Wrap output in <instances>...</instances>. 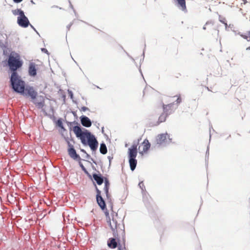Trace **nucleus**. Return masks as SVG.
<instances>
[{
    "instance_id": "1",
    "label": "nucleus",
    "mask_w": 250,
    "mask_h": 250,
    "mask_svg": "<svg viewBox=\"0 0 250 250\" xmlns=\"http://www.w3.org/2000/svg\"><path fill=\"white\" fill-rule=\"evenodd\" d=\"M73 132L76 136L79 138L83 145H88L92 151H95L98 146V142L95 136L88 130L83 128L80 125L73 127Z\"/></svg>"
},
{
    "instance_id": "2",
    "label": "nucleus",
    "mask_w": 250,
    "mask_h": 250,
    "mask_svg": "<svg viewBox=\"0 0 250 250\" xmlns=\"http://www.w3.org/2000/svg\"><path fill=\"white\" fill-rule=\"evenodd\" d=\"M10 82L14 91L21 94H24L25 83L24 81L21 80L18 73H11Z\"/></svg>"
},
{
    "instance_id": "3",
    "label": "nucleus",
    "mask_w": 250,
    "mask_h": 250,
    "mask_svg": "<svg viewBox=\"0 0 250 250\" xmlns=\"http://www.w3.org/2000/svg\"><path fill=\"white\" fill-rule=\"evenodd\" d=\"M7 63L12 73H17V69L21 67L22 65L20 56L14 52H12L9 55Z\"/></svg>"
},
{
    "instance_id": "4",
    "label": "nucleus",
    "mask_w": 250,
    "mask_h": 250,
    "mask_svg": "<svg viewBox=\"0 0 250 250\" xmlns=\"http://www.w3.org/2000/svg\"><path fill=\"white\" fill-rule=\"evenodd\" d=\"M171 138L167 133L159 134L157 136L155 142L152 144V148L165 146L171 142Z\"/></svg>"
},
{
    "instance_id": "5",
    "label": "nucleus",
    "mask_w": 250,
    "mask_h": 250,
    "mask_svg": "<svg viewBox=\"0 0 250 250\" xmlns=\"http://www.w3.org/2000/svg\"><path fill=\"white\" fill-rule=\"evenodd\" d=\"M137 145L133 144L131 147L128 148V162L130 169L134 171L136 168L137 161L136 159L137 155Z\"/></svg>"
},
{
    "instance_id": "6",
    "label": "nucleus",
    "mask_w": 250,
    "mask_h": 250,
    "mask_svg": "<svg viewBox=\"0 0 250 250\" xmlns=\"http://www.w3.org/2000/svg\"><path fill=\"white\" fill-rule=\"evenodd\" d=\"M96 190L97 192L96 194V200L97 204L100 207L102 210H104L106 208V204L104 200L101 196V191L100 190L97 186L95 185Z\"/></svg>"
},
{
    "instance_id": "7",
    "label": "nucleus",
    "mask_w": 250,
    "mask_h": 250,
    "mask_svg": "<svg viewBox=\"0 0 250 250\" xmlns=\"http://www.w3.org/2000/svg\"><path fill=\"white\" fill-rule=\"evenodd\" d=\"M17 23L18 25L23 28L27 27L30 22L27 17L25 16L24 13L17 18Z\"/></svg>"
},
{
    "instance_id": "8",
    "label": "nucleus",
    "mask_w": 250,
    "mask_h": 250,
    "mask_svg": "<svg viewBox=\"0 0 250 250\" xmlns=\"http://www.w3.org/2000/svg\"><path fill=\"white\" fill-rule=\"evenodd\" d=\"M38 93L36 91L33 86L27 85L25 86L24 94L23 95L28 96L33 100L36 98Z\"/></svg>"
},
{
    "instance_id": "9",
    "label": "nucleus",
    "mask_w": 250,
    "mask_h": 250,
    "mask_svg": "<svg viewBox=\"0 0 250 250\" xmlns=\"http://www.w3.org/2000/svg\"><path fill=\"white\" fill-rule=\"evenodd\" d=\"M80 121L83 126L86 127H89L91 126L92 122L90 119L84 115L80 117Z\"/></svg>"
},
{
    "instance_id": "10",
    "label": "nucleus",
    "mask_w": 250,
    "mask_h": 250,
    "mask_svg": "<svg viewBox=\"0 0 250 250\" xmlns=\"http://www.w3.org/2000/svg\"><path fill=\"white\" fill-rule=\"evenodd\" d=\"M67 151L69 156L74 160H81L80 155L77 153L75 148H70V149H68Z\"/></svg>"
},
{
    "instance_id": "11",
    "label": "nucleus",
    "mask_w": 250,
    "mask_h": 250,
    "mask_svg": "<svg viewBox=\"0 0 250 250\" xmlns=\"http://www.w3.org/2000/svg\"><path fill=\"white\" fill-rule=\"evenodd\" d=\"M28 74L31 77H35L37 75L36 64L34 62H30L29 65Z\"/></svg>"
},
{
    "instance_id": "12",
    "label": "nucleus",
    "mask_w": 250,
    "mask_h": 250,
    "mask_svg": "<svg viewBox=\"0 0 250 250\" xmlns=\"http://www.w3.org/2000/svg\"><path fill=\"white\" fill-rule=\"evenodd\" d=\"M118 225H119V224H118L117 221L114 218H112L111 221H109V226L113 231L114 236H116L117 235L116 232H115V229H117Z\"/></svg>"
},
{
    "instance_id": "13",
    "label": "nucleus",
    "mask_w": 250,
    "mask_h": 250,
    "mask_svg": "<svg viewBox=\"0 0 250 250\" xmlns=\"http://www.w3.org/2000/svg\"><path fill=\"white\" fill-rule=\"evenodd\" d=\"M93 178L99 185H101L104 183V177L100 174L93 173Z\"/></svg>"
},
{
    "instance_id": "14",
    "label": "nucleus",
    "mask_w": 250,
    "mask_h": 250,
    "mask_svg": "<svg viewBox=\"0 0 250 250\" xmlns=\"http://www.w3.org/2000/svg\"><path fill=\"white\" fill-rule=\"evenodd\" d=\"M174 103H171L168 104H163V107L164 113H165L167 115L170 114L173 110L171 109V107L174 105Z\"/></svg>"
},
{
    "instance_id": "15",
    "label": "nucleus",
    "mask_w": 250,
    "mask_h": 250,
    "mask_svg": "<svg viewBox=\"0 0 250 250\" xmlns=\"http://www.w3.org/2000/svg\"><path fill=\"white\" fill-rule=\"evenodd\" d=\"M107 246L111 249H115L118 246L117 242L114 238H110L107 241Z\"/></svg>"
},
{
    "instance_id": "16",
    "label": "nucleus",
    "mask_w": 250,
    "mask_h": 250,
    "mask_svg": "<svg viewBox=\"0 0 250 250\" xmlns=\"http://www.w3.org/2000/svg\"><path fill=\"white\" fill-rule=\"evenodd\" d=\"M110 183L108 180L107 178H105L104 180V191L106 194V196L107 198L109 197V188Z\"/></svg>"
},
{
    "instance_id": "17",
    "label": "nucleus",
    "mask_w": 250,
    "mask_h": 250,
    "mask_svg": "<svg viewBox=\"0 0 250 250\" xmlns=\"http://www.w3.org/2000/svg\"><path fill=\"white\" fill-rule=\"evenodd\" d=\"M143 151L140 152V153H142V154L143 152H145L147 151L149 149L151 145H150V143L149 142V141L147 139H145L143 143Z\"/></svg>"
},
{
    "instance_id": "18",
    "label": "nucleus",
    "mask_w": 250,
    "mask_h": 250,
    "mask_svg": "<svg viewBox=\"0 0 250 250\" xmlns=\"http://www.w3.org/2000/svg\"><path fill=\"white\" fill-rule=\"evenodd\" d=\"M178 5L181 7V9L183 11L186 10V1L185 0H176Z\"/></svg>"
},
{
    "instance_id": "19",
    "label": "nucleus",
    "mask_w": 250,
    "mask_h": 250,
    "mask_svg": "<svg viewBox=\"0 0 250 250\" xmlns=\"http://www.w3.org/2000/svg\"><path fill=\"white\" fill-rule=\"evenodd\" d=\"M100 152L102 154H105L107 153V147L104 143L100 144Z\"/></svg>"
},
{
    "instance_id": "20",
    "label": "nucleus",
    "mask_w": 250,
    "mask_h": 250,
    "mask_svg": "<svg viewBox=\"0 0 250 250\" xmlns=\"http://www.w3.org/2000/svg\"><path fill=\"white\" fill-rule=\"evenodd\" d=\"M12 13L14 15H19V16H20L24 13V12L21 9H17L12 10Z\"/></svg>"
},
{
    "instance_id": "21",
    "label": "nucleus",
    "mask_w": 250,
    "mask_h": 250,
    "mask_svg": "<svg viewBox=\"0 0 250 250\" xmlns=\"http://www.w3.org/2000/svg\"><path fill=\"white\" fill-rule=\"evenodd\" d=\"M167 115H167L165 113L161 114L159 118L158 123H160L165 122Z\"/></svg>"
},
{
    "instance_id": "22",
    "label": "nucleus",
    "mask_w": 250,
    "mask_h": 250,
    "mask_svg": "<svg viewBox=\"0 0 250 250\" xmlns=\"http://www.w3.org/2000/svg\"><path fill=\"white\" fill-rule=\"evenodd\" d=\"M56 125L60 127L61 129H63V130H65V128H64L62 124V122L61 118L59 119L57 122Z\"/></svg>"
},
{
    "instance_id": "23",
    "label": "nucleus",
    "mask_w": 250,
    "mask_h": 250,
    "mask_svg": "<svg viewBox=\"0 0 250 250\" xmlns=\"http://www.w3.org/2000/svg\"><path fill=\"white\" fill-rule=\"evenodd\" d=\"M138 186L139 187H140V188L142 189V193L144 194V192L146 190V189H145V187L144 186V184L143 183V182L142 181V182H140L139 184H138Z\"/></svg>"
},
{
    "instance_id": "24",
    "label": "nucleus",
    "mask_w": 250,
    "mask_h": 250,
    "mask_svg": "<svg viewBox=\"0 0 250 250\" xmlns=\"http://www.w3.org/2000/svg\"><path fill=\"white\" fill-rule=\"evenodd\" d=\"M238 34H239L243 39L246 40L248 42H250V41H249V36H248L247 35H244V34H242L240 32H239L238 33Z\"/></svg>"
},
{
    "instance_id": "25",
    "label": "nucleus",
    "mask_w": 250,
    "mask_h": 250,
    "mask_svg": "<svg viewBox=\"0 0 250 250\" xmlns=\"http://www.w3.org/2000/svg\"><path fill=\"white\" fill-rule=\"evenodd\" d=\"M35 104H37L39 108H42L44 105V102L42 101L40 102L35 103Z\"/></svg>"
},
{
    "instance_id": "26",
    "label": "nucleus",
    "mask_w": 250,
    "mask_h": 250,
    "mask_svg": "<svg viewBox=\"0 0 250 250\" xmlns=\"http://www.w3.org/2000/svg\"><path fill=\"white\" fill-rule=\"evenodd\" d=\"M83 157L85 158V159H90L91 160V161H92L93 162V163H94L95 164H96V162L94 161V160H93V159L91 158L90 157V156L87 153H85V155L83 156Z\"/></svg>"
},
{
    "instance_id": "27",
    "label": "nucleus",
    "mask_w": 250,
    "mask_h": 250,
    "mask_svg": "<svg viewBox=\"0 0 250 250\" xmlns=\"http://www.w3.org/2000/svg\"><path fill=\"white\" fill-rule=\"evenodd\" d=\"M68 95H69V96L70 97V98L71 99H73V93L72 91L70 90H68Z\"/></svg>"
},
{
    "instance_id": "28",
    "label": "nucleus",
    "mask_w": 250,
    "mask_h": 250,
    "mask_svg": "<svg viewBox=\"0 0 250 250\" xmlns=\"http://www.w3.org/2000/svg\"><path fill=\"white\" fill-rule=\"evenodd\" d=\"M219 21L221 22H222V23H223L224 24L226 22V19H225V18H222V17H221L220 16H219Z\"/></svg>"
},
{
    "instance_id": "29",
    "label": "nucleus",
    "mask_w": 250,
    "mask_h": 250,
    "mask_svg": "<svg viewBox=\"0 0 250 250\" xmlns=\"http://www.w3.org/2000/svg\"><path fill=\"white\" fill-rule=\"evenodd\" d=\"M176 102L177 104H180V103H181V102H182V99H181V97H180V96H179L178 97V98H177V99L176 100Z\"/></svg>"
},
{
    "instance_id": "30",
    "label": "nucleus",
    "mask_w": 250,
    "mask_h": 250,
    "mask_svg": "<svg viewBox=\"0 0 250 250\" xmlns=\"http://www.w3.org/2000/svg\"><path fill=\"white\" fill-rule=\"evenodd\" d=\"M89 110V108L86 106H83L81 108V110L83 111V112H85L87 110Z\"/></svg>"
},
{
    "instance_id": "31",
    "label": "nucleus",
    "mask_w": 250,
    "mask_h": 250,
    "mask_svg": "<svg viewBox=\"0 0 250 250\" xmlns=\"http://www.w3.org/2000/svg\"><path fill=\"white\" fill-rule=\"evenodd\" d=\"M68 149H70V148H74V147L73 145H72L70 142H68Z\"/></svg>"
},
{
    "instance_id": "32",
    "label": "nucleus",
    "mask_w": 250,
    "mask_h": 250,
    "mask_svg": "<svg viewBox=\"0 0 250 250\" xmlns=\"http://www.w3.org/2000/svg\"><path fill=\"white\" fill-rule=\"evenodd\" d=\"M82 169L83 170V172L85 174L89 175V173H88V171H87L86 169L85 168V167H83Z\"/></svg>"
},
{
    "instance_id": "33",
    "label": "nucleus",
    "mask_w": 250,
    "mask_h": 250,
    "mask_svg": "<svg viewBox=\"0 0 250 250\" xmlns=\"http://www.w3.org/2000/svg\"><path fill=\"white\" fill-rule=\"evenodd\" d=\"M107 158H108V159L109 160V165H110V164H111V160L113 159V157L110 156H108L107 157Z\"/></svg>"
},
{
    "instance_id": "34",
    "label": "nucleus",
    "mask_w": 250,
    "mask_h": 250,
    "mask_svg": "<svg viewBox=\"0 0 250 250\" xmlns=\"http://www.w3.org/2000/svg\"><path fill=\"white\" fill-rule=\"evenodd\" d=\"M79 161V166L80 167H81V168L82 169L83 167H84V166L83 165V164L81 163V161Z\"/></svg>"
},
{
    "instance_id": "35",
    "label": "nucleus",
    "mask_w": 250,
    "mask_h": 250,
    "mask_svg": "<svg viewBox=\"0 0 250 250\" xmlns=\"http://www.w3.org/2000/svg\"><path fill=\"white\" fill-rule=\"evenodd\" d=\"M30 25V26L34 29V30L37 33V34L40 36V34L38 32V31L36 30V29L31 25V24H29Z\"/></svg>"
},
{
    "instance_id": "36",
    "label": "nucleus",
    "mask_w": 250,
    "mask_h": 250,
    "mask_svg": "<svg viewBox=\"0 0 250 250\" xmlns=\"http://www.w3.org/2000/svg\"><path fill=\"white\" fill-rule=\"evenodd\" d=\"M13 0L15 3H18L21 2L23 0Z\"/></svg>"
},
{
    "instance_id": "37",
    "label": "nucleus",
    "mask_w": 250,
    "mask_h": 250,
    "mask_svg": "<svg viewBox=\"0 0 250 250\" xmlns=\"http://www.w3.org/2000/svg\"><path fill=\"white\" fill-rule=\"evenodd\" d=\"M42 51L45 53H48V51L46 48H42Z\"/></svg>"
},
{
    "instance_id": "38",
    "label": "nucleus",
    "mask_w": 250,
    "mask_h": 250,
    "mask_svg": "<svg viewBox=\"0 0 250 250\" xmlns=\"http://www.w3.org/2000/svg\"><path fill=\"white\" fill-rule=\"evenodd\" d=\"M72 25V23H70V24H69L68 25H67V28L68 29V30H69L70 27L71 26V25Z\"/></svg>"
},
{
    "instance_id": "39",
    "label": "nucleus",
    "mask_w": 250,
    "mask_h": 250,
    "mask_svg": "<svg viewBox=\"0 0 250 250\" xmlns=\"http://www.w3.org/2000/svg\"><path fill=\"white\" fill-rule=\"evenodd\" d=\"M64 139H65V141L66 142L67 144H68V142H70L69 141V139H68V137H67V138H65Z\"/></svg>"
},
{
    "instance_id": "40",
    "label": "nucleus",
    "mask_w": 250,
    "mask_h": 250,
    "mask_svg": "<svg viewBox=\"0 0 250 250\" xmlns=\"http://www.w3.org/2000/svg\"><path fill=\"white\" fill-rule=\"evenodd\" d=\"M225 29L226 30H227V28H228V24H227V23L226 22L225 23Z\"/></svg>"
},
{
    "instance_id": "41",
    "label": "nucleus",
    "mask_w": 250,
    "mask_h": 250,
    "mask_svg": "<svg viewBox=\"0 0 250 250\" xmlns=\"http://www.w3.org/2000/svg\"><path fill=\"white\" fill-rule=\"evenodd\" d=\"M127 54L133 62H135L134 59L132 57L130 56L128 54Z\"/></svg>"
},
{
    "instance_id": "42",
    "label": "nucleus",
    "mask_w": 250,
    "mask_h": 250,
    "mask_svg": "<svg viewBox=\"0 0 250 250\" xmlns=\"http://www.w3.org/2000/svg\"><path fill=\"white\" fill-rule=\"evenodd\" d=\"M208 151H209V150H208V148H207V152H206V155H207V154H208V153H209V152H208Z\"/></svg>"
},
{
    "instance_id": "43",
    "label": "nucleus",
    "mask_w": 250,
    "mask_h": 250,
    "mask_svg": "<svg viewBox=\"0 0 250 250\" xmlns=\"http://www.w3.org/2000/svg\"><path fill=\"white\" fill-rule=\"evenodd\" d=\"M81 151H82L83 152L84 154H85V153H86V151H85L84 149H81Z\"/></svg>"
},
{
    "instance_id": "44",
    "label": "nucleus",
    "mask_w": 250,
    "mask_h": 250,
    "mask_svg": "<svg viewBox=\"0 0 250 250\" xmlns=\"http://www.w3.org/2000/svg\"><path fill=\"white\" fill-rule=\"evenodd\" d=\"M69 3H70V7L72 8V9H73V5L71 4V2L69 1Z\"/></svg>"
},
{
    "instance_id": "45",
    "label": "nucleus",
    "mask_w": 250,
    "mask_h": 250,
    "mask_svg": "<svg viewBox=\"0 0 250 250\" xmlns=\"http://www.w3.org/2000/svg\"><path fill=\"white\" fill-rule=\"evenodd\" d=\"M249 35V41H250V30L248 32Z\"/></svg>"
},
{
    "instance_id": "46",
    "label": "nucleus",
    "mask_w": 250,
    "mask_h": 250,
    "mask_svg": "<svg viewBox=\"0 0 250 250\" xmlns=\"http://www.w3.org/2000/svg\"><path fill=\"white\" fill-rule=\"evenodd\" d=\"M246 50H250V46L246 48Z\"/></svg>"
},
{
    "instance_id": "47",
    "label": "nucleus",
    "mask_w": 250,
    "mask_h": 250,
    "mask_svg": "<svg viewBox=\"0 0 250 250\" xmlns=\"http://www.w3.org/2000/svg\"><path fill=\"white\" fill-rule=\"evenodd\" d=\"M104 127H103L102 128V133H103V132H104Z\"/></svg>"
},
{
    "instance_id": "48",
    "label": "nucleus",
    "mask_w": 250,
    "mask_h": 250,
    "mask_svg": "<svg viewBox=\"0 0 250 250\" xmlns=\"http://www.w3.org/2000/svg\"><path fill=\"white\" fill-rule=\"evenodd\" d=\"M118 250H122V249H121V246H120L118 247Z\"/></svg>"
},
{
    "instance_id": "49",
    "label": "nucleus",
    "mask_w": 250,
    "mask_h": 250,
    "mask_svg": "<svg viewBox=\"0 0 250 250\" xmlns=\"http://www.w3.org/2000/svg\"><path fill=\"white\" fill-rule=\"evenodd\" d=\"M203 29L204 30H206V26H204L203 27Z\"/></svg>"
},
{
    "instance_id": "50",
    "label": "nucleus",
    "mask_w": 250,
    "mask_h": 250,
    "mask_svg": "<svg viewBox=\"0 0 250 250\" xmlns=\"http://www.w3.org/2000/svg\"><path fill=\"white\" fill-rule=\"evenodd\" d=\"M75 122H70V123H69V124H75Z\"/></svg>"
},
{
    "instance_id": "51",
    "label": "nucleus",
    "mask_w": 250,
    "mask_h": 250,
    "mask_svg": "<svg viewBox=\"0 0 250 250\" xmlns=\"http://www.w3.org/2000/svg\"><path fill=\"white\" fill-rule=\"evenodd\" d=\"M143 57H144V56H145V52H144V51L143 52Z\"/></svg>"
},
{
    "instance_id": "52",
    "label": "nucleus",
    "mask_w": 250,
    "mask_h": 250,
    "mask_svg": "<svg viewBox=\"0 0 250 250\" xmlns=\"http://www.w3.org/2000/svg\"><path fill=\"white\" fill-rule=\"evenodd\" d=\"M31 2H32L33 3H34V1H33L32 0H31Z\"/></svg>"
},
{
    "instance_id": "53",
    "label": "nucleus",
    "mask_w": 250,
    "mask_h": 250,
    "mask_svg": "<svg viewBox=\"0 0 250 250\" xmlns=\"http://www.w3.org/2000/svg\"><path fill=\"white\" fill-rule=\"evenodd\" d=\"M178 107V105L176 106V107H175V109L177 108V107Z\"/></svg>"
},
{
    "instance_id": "54",
    "label": "nucleus",
    "mask_w": 250,
    "mask_h": 250,
    "mask_svg": "<svg viewBox=\"0 0 250 250\" xmlns=\"http://www.w3.org/2000/svg\"><path fill=\"white\" fill-rule=\"evenodd\" d=\"M123 233H125V231H124V230H123Z\"/></svg>"
}]
</instances>
